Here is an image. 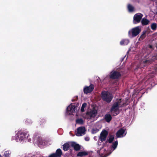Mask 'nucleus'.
Returning a JSON list of instances; mask_svg holds the SVG:
<instances>
[{"mask_svg": "<svg viewBox=\"0 0 157 157\" xmlns=\"http://www.w3.org/2000/svg\"><path fill=\"white\" fill-rule=\"evenodd\" d=\"M101 97L103 101L108 103L110 102L113 98L112 95L107 91H102Z\"/></svg>", "mask_w": 157, "mask_h": 157, "instance_id": "obj_1", "label": "nucleus"}, {"mask_svg": "<svg viewBox=\"0 0 157 157\" xmlns=\"http://www.w3.org/2000/svg\"><path fill=\"white\" fill-rule=\"evenodd\" d=\"M141 31V29L140 26H137L132 29L128 32V35L129 37L132 38L137 36Z\"/></svg>", "mask_w": 157, "mask_h": 157, "instance_id": "obj_2", "label": "nucleus"}, {"mask_svg": "<svg viewBox=\"0 0 157 157\" xmlns=\"http://www.w3.org/2000/svg\"><path fill=\"white\" fill-rule=\"evenodd\" d=\"M119 103L117 102L113 104L110 110V112L113 116H116L119 114Z\"/></svg>", "mask_w": 157, "mask_h": 157, "instance_id": "obj_3", "label": "nucleus"}, {"mask_svg": "<svg viewBox=\"0 0 157 157\" xmlns=\"http://www.w3.org/2000/svg\"><path fill=\"white\" fill-rule=\"evenodd\" d=\"M120 72L116 70H113L109 74L110 78L112 79H117L120 78L121 76Z\"/></svg>", "mask_w": 157, "mask_h": 157, "instance_id": "obj_4", "label": "nucleus"}, {"mask_svg": "<svg viewBox=\"0 0 157 157\" xmlns=\"http://www.w3.org/2000/svg\"><path fill=\"white\" fill-rule=\"evenodd\" d=\"M28 132H22L21 131H20L17 134V136L19 139L20 140H22L25 138H27L29 136Z\"/></svg>", "mask_w": 157, "mask_h": 157, "instance_id": "obj_5", "label": "nucleus"}, {"mask_svg": "<svg viewBox=\"0 0 157 157\" xmlns=\"http://www.w3.org/2000/svg\"><path fill=\"white\" fill-rule=\"evenodd\" d=\"M152 58V57L150 56L148 57V58L142 62L140 64V67H145L146 65L151 63L153 61Z\"/></svg>", "mask_w": 157, "mask_h": 157, "instance_id": "obj_6", "label": "nucleus"}, {"mask_svg": "<svg viewBox=\"0 0 157 157\" xmlns=\"http://www.w3.org/2000/svg\"><path fill=\"white\" fill-rule=\"evenodd\" d=\"M94 84H91L89 86H85L83 89V92L85 94H87L90 93L94 90Z\"/></svg>", "mask_w": 157, "mask_h": 157, "instance_id": "obj_7", "label": "nucleus"}, {"mask_svg": "<svg viewBox=\"0 0 157 157\" xmlns=\"http://www.w3.org/2000/svg\"><path fill=\"white\" fill-rule=\"evenodd\" d=\"M86 131L85 127H80L77 129V132L76 135L77 136H82L85 134V132Z\"/></svg>", "mask_w": 157, "mask_h": 157, "instance_id": "obj_8", "label": "nucleus"}, {"mask_svg": "<svg viewBox=\"0 0 157 157\" xmlns=\"http://www.w3.org/2000/svg\"><path fill=\"white\" fill-rule=\"evenodd\" d=\"M143 15L140 13L136 14L133 17V22L134 24L139 23L143 17Z\"/></svg>", "mask_w": 157, "mask_h": 157, "instance_id": "obj_9", "label": "nucleus"}, {"mask_svg": "<svg viewBox=\"0 0 157 157\" xmlns=\"http://www.w3.org/2000/svg\"><path fill=\"white\" fill-rule=\"evenodd\" d=\"M108 134V132L106 130H104L101 132L99 137V140L101 142H103L106 140Z\"/></svg>", "mask_w": 157, "mask_h": 157, "instance_id": "obj_10", "label": "nucleus"}, {"mask_svg": "<svg viewBox=\"0 0 157 157\" xmlns=\"http://www.w3.org/2000/svg\"><path fill=\"white\" fill-rule=\"evenodd\" d=\"M76 108V106L71 104L67 108L66 111L69 114H71V113H75Z\"/></svg>", "mask_w": 157, "mask_h": 157, "instance_id": "obj_11", "label": "nucleus"}, {"mask_svg": "<svg viewBox=\"0 0 157 157\" xmlns=\"http://www.w3.org/2000/svg\"><path fill=\"white\" fill-rule=\"evenodd\" d=\"M97 113V110L94 109L90 112H87L86 113V115H89L90 118L94 117L96 116Z\"/></svg>", "mask_w": 157, "mask_h": 157, "instance_id": "obj_12", "label": "nucleus"}, {"mask_svg": "<svg viewBox=\"0 0 157 157\" xmlns=\"http://www.w3.org/2000/svg\"><path fill=\"white\" fill-rule=\"evenodd\" d=\"M71 145L74 148V149L76 151H79L81 149L80 146L78 144H76L75 142L71 143Z\"/></svg>", "mask_w": 157, "mask_h": 157, "instance_id": "obj_13", "label": "nucleus"}, {"mask_svg": "<svg viewBox=\"0 0 157 157\" xmlns=\"http://www.w3.org/2000/svg\"><path fill=\"white\" fill-rule=\"evenodd\" d=\"M125 130L121 128L116 133V136L117 137H120L121 136L123 135V134L125 133Z\"/></svg>", "mask_w": 157, "mask_h": 157, "instance_id": "obj_14", "label": "nucleus"}, {"mask_svg": "<svg viewBox=\"0 0 157 157\" xmlns=\"http://www.w3.org/2000/svg\"><path fill=\"white\" fill-rule=\"evenodd\" d=\"M104 119L107 122L109 123L112 120V117L110 114L107 113L105 115Z\"/></svg>", "mask_w": 157, "mask_h": 157, "instance_id": "obj_15", "label": "nucleus"}, {"mask_svg": "<svg viewBox=\"0 0 157 157\" xmlns=\"http://www.w3.org/2000/svg\"><path fill=\"white\" fill-rule=\"evenodd\" d=\"M39 121L40 125L42 126H44L46 124V120L44 118H40Z\"/></svg>", "mask_w": 157, "mask_h": 157, "instance_id": "obj_16", "label": "nucleus"}, {"mask_svg": "<svg viewBox=\"0 0 157 157\" xmlns=\"http://www.w3.org/2000/svg\"><path fill=\"white\" fill-rule=\"evenodd\" d=\"M147 30H144L142 34L140 36L139 40L140 41L144 39L146 37V33H147Z\"/></svg>", "mask_w": 157, "mask_h": 157, "instance_id": "obj_17", "label": "nucleus"}, {"mask_svg": "<svg viewBox=\"0 0 157 157\" xmlns=\"http://www.w3.org/2000/svg\"><path fill=\"white\" fill-rule=\"evenodd\" d=\"M88 155V153L87 152L83 151H80L78 153L77 155V157H82L83 156H86Z\"/></svg>", "mask_w": 157, "mask_h": 157, "instance_id": "obj_18", "label": "nucleus"}, {"mask_svg": "<svg viewBox=\"0 0 157 157\" xmlns=\"http://www.w3.org/2000/svg\"><path fill=\"white\" fill-rule=\"evenodd\" d=\"M57 157H61L62 154V152L60 148L58 149L55 153Z\"/></svg>", "mask_w": 157, "mask_h": 157, "instance_id": "obj_19", "label": "nucleus"}, {"mask_svg": "<svg viewBox=\"0 0 157 157\" xmlns=\"http://www.w3.org/2000/svg\"><path fill=\"white\" fill-rule=\"evenodd\" d=\"M63 149L64 151H67L70 147V145L68 143H65L63 145Z\"/></svg>", "mask_w": 157, "mask_h": 157, "instance_id": "obj_20", "label": "nucleus"}, {"mask_svg": "<svg viewBox=\"0 0 157 157\" xmlns=\"http://www.w3.org/2000/svg\"><path fill=\"white\" fill-rule=\"evenodd\" d=\"M149 21L146 18H143L141 21L142 24L143 25H147L149 23Z\"/></svg>", "mask_w": 157, "mask_h": 157, "instance_id": "obj_21", "label": "nucleus"}, {"mask_svg": "<svg viewBox=\"0 0 157 157\" xmlns=\"http://www.w3.org/2000/svg\"><path fill=\"white\" fill-rule=\"evenodd\" d=\"M114 138V136L113 135H111L109 136V138L108 139H107L106 141V143L109 142V143H112Z\"/></svg>", "mask_w": 157, "mask_h": 157, "instance_id": "obj_22", "label": "nucleus"}, {"mask_svg": "<svg viewBox=\"0 0 157 157\" xmlns=\"http://www.w3.org/2000/svg\"><path fill=\"white\" fill-rule=\"evenodd\" d=\"M127 8L128 11L130 12H132L134 11V7L130 4L128 5Z\"/></svg>", "mask_w": 157, "mask_h": 157, "instance_id": "obj_23", "label": "nucleus"}, {"mask_svg": "<svg viewBox=\"0 0 157 157\" xmlns=\"http://www.w3.org/2000/svg\"><path fill=\"white\" fill-rule=\"evenodd\" d=\"M117 145L118 141L117 140L115 141V142L113 143L111 147H112L113 149V150L116 149L117 146Z\"/></svg>", "mask_w": 157, "mask_h": 157, "instance_id": "obj_24", "label": "nucleus"}, {"mask_svg": "<svg viewBox=\"0 0 157 157\" xmlns=\"http://www.w3.org/2000/svg\"><path fill=\"white\" fill-rule=\"evenodd\" d=\"M157 27V24L155 23H152L151 26V29L153 30H155L156 29Z\"/></svg>", "mask_w": 157, "mask_h": 157, "instance_id": "obj_25", "label": "nucleus"}, {"mask_svg": "<svg viewBox=\"0 0 157 157\" xmlns=\"http://www.w3.org/2000/svg\"><path fill=\"white\" fill-rule=\"evenodd\" d=\"M76 123L82 124L83 123V121L82 118L78 119L76 120Z\"/></svg>", "mask_w": 157, "mask_h": 157, "instance_id": "obj_26", "label": "nucleus"}, {"mask_svg": "<svg viewBox=\"0 0 157 157\" xmlns=\"http://www.w3.org/2000/svg\"><path fill=\"white\" fill-rule=\"evenodd\" d=\"M87 105V104L86 103H84L82 104V107L81 109V111L83 112L84 111V108H85Z\"/></svg>", "mask_w": 157, "mask_h": 157, "instance_id": "obj_27", "label": "nucleus"}, {"mask_svg": "<svg viewBox=\"0 0 157 157\" xmlns=\"http://www.w3.org/2000/svg\"><path fill=\"white\" fill-rule=\"evenodd\" d=\"M129 42V41L126 40H123L121 41L120 42V44L121 45H124L125 44L126 42L127 43H128Z\"/></svg>", "mask_w": 157, "mask_h": 157, "instance_id": "obj_28", "label": "nucleus"}, {"mask_svg": "<svg viewBox=\"0 0 157 157\" xmlns=\"http://www.w3.org/2000/svg\"><path fill=\"white\" fill-rule=\"evenodd\" d=\"M4 157H9V153L8 151H5L3 155Z\"/></svg>", "mask_w": 157, "mask_h": 157, "instance_id": "obj_29", "label": "nucleus"}, {"mask_svg": "<svg viewBox=\"0 0 157 157\" xmlns=\"http://www.w3.org/2000/svg\"><path fill=\"white\" fill-rule=\"evenodd\" d=\"M48 157H57L55 153H53L49 155Z\"/></svg>", "mask_w": 157, "mask_h": 157, "instance_id": "obj_30", "label": "nucleus"}, {"mask_svg": "<svg viewBox=\"0 0 157 157\" xmlns=\"http://www.w3.org/2000/svg\"><path fill=\"white\" fill-rule=\"evenodd\" d=\"M75 99H72V100H71L72 101L74 102V101H77L78 100V97L76 96V97H75Z\"/></svg>", "mask_w": 157, "mask_h": 157, "instance_id": "obj_31", "label": "nucleus"}, {"mask_svg": "<svg viewBox=\"0 0 157 157\" xmlns=\"http://www.w3.org/2000/svg\"><path fill=\"white\" fill-rule=\"evenodd\" d=\"M92 131L93 133H96L98 132V129H94L92 130Z\"/></svg>", "mask_w": 157, "mask_h": 157, "instance_id": "obj_32", "label": "nucleus"}, {"mask_svg": "<svg viewBox=\"0 0 157 157\" xmlns=\"http://www.w3.org/2000/svg\"><path fill=\"white\" fill-rule=\"evenodd\" d=\"M85 140L86 141H88L90 139H89V137H86L85 138Z\"/></svg>", "mask_w": 157, "mask_h": 157, "instance_id": "obj_33", "label": "nucleus"}, {"mask_svg": "<svg viewBox=\"0 0 157 157\" xmlns=\"http://www.w3.org/2000/svg\"><path fill=\"white\" fill-rule=\"evenodd\" d=\"M155 70L156 72H157V67L155 68Z\"/></svg>", "mask_w": 157, "mask_h": 157, "instance_id": "obj_34", "label": "nucleus"}, {"mask_svg": "<svg viewBox=\"0 0 157 157\" xmlns=\"http://www.w3.org/2000/svg\"><path fill=\"white\" fill-rule=\"evenodd\" d=\"M79 105V103H77V104H76V107L77 106H78Z\"/></svg>", "mask_w": 157, "mask_h": 157, "instance_id": "obj_35", "label": "nucleus"}, {"mask_svg": "<svg viewBox=\"0 0 157 157\" xmlns=\"http://www.w3.org/2000/svg\"><path fill=\"white\" fill-rule=\"evenodd\" d=\"M152 47V46L151 45H150V48H151Z\"/></svg>", "mask_w": 157, "mask_h": 157, "instance_id": "obj_36", "label": "nucleus"}, {"mask_svg": "<svg viewBox=\"0 0 157 157\" xmlns=\"http://www.w3.org/2000/svg\"><path fill=\"white\" fill-rule=\"evenodd\" d=\"M124 104H122V105L121 106H123L124 105Z\"/></svg>", "mask_w": 157, "mask_h": 157, "instance_id": "obj_37", "label": "nucleus"}, {"mask_svg": "<svg viewBox=\"0 0 157 157\" xmlns=\"http://www.w3.org/2000/svg\"><path fill=\"white\" fill-rule=\"evenodd\" d=\"M0 157H3V156L1 154H0Z\"/></svg>", "mask_w": 157, "mask_h": 157, "instance_id": "obj_38", "label": "nucleus"}]
</instances>
